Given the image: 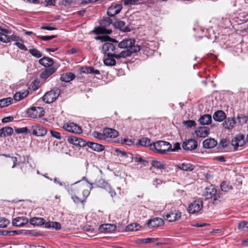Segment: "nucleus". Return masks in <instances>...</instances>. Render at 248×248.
<instances>
[{
	"label": "nucleus",
	"mask_w": 248,
	"mask_h": 248,
	"mask_svg": "<svg viewBox=\"0 0 248 248\" xmlns=\"http://www.w3.org/2000/svg\"><path fill=\"white\" fill-rule=\"evenodd\" d=\"M75 77L74 74L69 72L63 74L61 77V80L65 82H68L73 80Z\"/></svg>",
	"instance_id": "obj_35"
},
{
	"label": "nucleus",
	"mask_w": 248,
	"mask_h": 248,
	"mask_svg": "<svg viewBox=\"0 0 248 248\" xmlns=\"http://www.w3.org/2000/svg\"><path fill=\"white\" fill-rule=\"evenodd\" d=\"M56 71V69L53 67L46 68L45 70L41 73L40 78L44 80L46 79L48 77L54 73Z\"/></svg>",
	"instance_id": "obj_24"
},
{
	"label": "nucleus",
	"mask_w": 248,
	"mask_h": 248,
	"mask_svg": "<svg viewBox=\"0 0 248 248\" xmlns=\"http://www.w3.org/2000/svg\"><path fill=\"white\" fill-rule=\"evenodd\" d=\"M125 22L122 20H117L114 23V26L115 28L119 29L120 30L128 32L130 31V29L125 25Z\"/></svg>",
	"instance_id": "obj_27"
},
{
	"label": "nucleus",
	"mask_w": 248,
	"mask_h": 248,
	"mask_svg": "<svg viewBox=\"0 0 248 248\" xmlns=\"http://www.w3.org/2000/svg\"><path fill=\"white\" fill-rule=\"evenodd\" d=\"M50 133L52 137L55 138L57 140H61L62 139L61 133L55 131L50 130Z\"/></svg>",
	"instance_id": "obj_52"
},
{
	"label": "nucleus",
	"mask_w": 248,
	"mask_h": 248,
	"mask_svg": "<svg viewBox=\"0 0 248 248\" xmlns=\"http://www.w3.org/2000/svg\"><path fill=\"white\" fill-rule=\"evenodd\" d=\"M15 131L16 133L18 134L26 133L28 132V129L26 127L18 128L15 129Z\"/></svg>",
	"instance_id": "obj_58"
},
{
	"label": "nucleus",
	"mask_w": 248,
	"mask_h": 248,
	"mask_svg": "<svg viewBox=\"0 0 248 248\" xmlns=\"http://www.w3.org/2000/svg\"><path fill=\"white\" fill-rule=\"evenodd\" d=\"M229 144V141L224 139H222L219 142V145L223 148L227 147Z\"/></svg>",
	"instance_id": "obj_59"
},
{
	"label": "nucleus",
	"mask_w": 248,
	"mask_h": 248,
	"mask_svg": "<svg viewBox=\"0 0 248 248\" xmlns=\"http://www.w3.org/2000/svg\"><path fill=\"white\" fill-rule=\"evenodd\" d=\"M138 144L142 146L148 147L151 150V146L153 145V143L150 139L145 137L139 140Z\"/></svg>",
	"instance_id": "obj_36"
},
{
	"label": "nucleus",
	"mask_w": 248,
	"mask_h": 248,
	"mask_svg": "<svg viewBox=\"0 0 248 248\" xmlns=\"http://www.w3.org/2000/svg\"><path fill=\"white\" fill-rule=\"evenodd\" d=\"M67 140L70 144L79 147H84L86 145V142L82 139L72 136L68 138Z\"/></svg>",
	"instance_id": "obj_14"
},
{
	"label": "nucleus",
	"mask_w": 248,
	"mask_h": 248,
	"mask_svg": "<svg viewBox=\"0 0 248 248\" xmlns=\"http://www.w3.org/2000/svg\"><path fill=\"white\" fill-rule=\"evenodd\" d=\"M28 222V219L24 217H19L13 220L12 224L16 227H22Z\"/></svg>",
	"instance_id": "obj_20"
},
{
	"label": "nucleus",
	"mask_w": 248,
	"mask_h": 248,
	"mask_svg": "<svg viewBox=\"0 0 248 248\" xmlns=\"http://www.w3.org/2000/svg\"><path fill=\"white\" fill-rule=\"evenodd\" d=\"M45 227L46 228H53L59 230L61 228V224L57 222L49 221L45 224Z\"/></svg>",
	"instance_id": "obj_38"
},
{
	"label": "nucleus",
	"mask_w": 248,
	"mask_h": 248,
	"mask_svg": "<svg viewBox=\"0 0 248 248\" xmlns=\"http://www.w3.org/2000/svg\"><path fill=\"white\" fill-rule=\"evenodd\" d=\"M151 165L153 167L159 170H164L166 169V166L162 162L159 161L153 160L151 162Z\"/></svg>",
	"instance_id": "obj_40"
},
{
	"label": "nucleus",
	"mask_w": 248,
	"mask_h": 248,
	"mask_svg": "<svg viewBox=\"0 0 248 248\" xmlns=\"http://www.w3.org/2000/svg\"><path fill=\"white\" fill-rule=\"evenodd\" d=\"M236 123L234 118L229 117L223 122V126L225 129L231 130L234 127Z\"/></svg>",
	"instance_id": "obj_23"
},
{
	"label": "nucleus",
	"mask_w": 248,
	"mask_h": 248,
	"mask_svg": "<svg viewBox=\"0 0 248 248\" xmlns=\"http://www.w3.org/2000/svg\"><path fill=\"white\" fill-rule=\"evenodd\" d=\"M134 159L136 162L141 163L142 164H144L147 162V161L143 159L140 156H136L134 158Z\"/></svg>",
	"instance_id": "obj_64"
},
{
	"label": "nucleus",
	"mask_w": 248,
	"mask_h": 248,
	"mask_svg": "<svg viewBox=\"0 0 248 248\" xmlns=\"http://www.w3.org/2000/svg\"><path fill=\"white\" fill-rule=\"evenodd\" d=\"M60 90L58 88H54L50 91L47 92L43 97V100L46 103L50 104L56 100L60 94Z\"/></svg>",
	"instance_id": "obj_4"
},
{
	"label": "nucleus",
	"mask_w": 248,
	"mask_h": 248,
	"mask_svg": "<svg viewBox=\"0 0 248 248\" xmlns=\"http://www.w3.org/2000/svg\"><path fill=\"white\" fill-rule=\"evenodd\" d=\"M238 123L240 125L245 124L248 121V117L241 114H239L237 116Z\"/></svg>",
	"instance_id": "obj_44"
},
{
	"label": "nucleus",
	"mask_w": 248,
	"mask_h": 248,
	"mask_svg": "<svg viewBox=\"0 0 248 248\" xmlns=\"http://www.w3.org/2000/svg\"><path fill=\"white\" fill-rule=\"evenodd\" d=\"M140 228V226L138 224H137V223L130 224L126 227L125 231L126 232L137 231H138Z\"/></svg>",
	"instance_id": "obj_41"
},
{
	"label": "nucleus",
	"mask_w": 248,
	"mask_h": 248,
	"mask_svg": "<svg viewBox=\"0 0 248 248\" xmlns=\"http://www.w3.org/2000/svg\"><path fill=\"white\" fill-rule=\"evenodd\" d=\"M213 117L216 121L222 122L225 119L226 115L222 110H217L214 113Z\"/></svg>",
	"instance_id": "obj_28"
},
{
	"label": "nucleus",
	"mask_w": 248,
	"mask_h": 248,
	"mask_svg": "<svg viewBox=\"0 0 248 248\" xmlns=\"http://www.w3.org/2000/svg\"><path fill=\"white\" fill-rule=\"evenodd\" d=\"M13 99L8 97L0 99V108H3L12 104Z\"/></svg>",
	"instance_id": "obj_39"
},
{
	"label": "nucleus",
	"mask_w": 248,
	"mask_h": 248,
	"mask_svg": "<svg viewBox=\"0 0 248 248\" xmlns=\"http://www.w3.org/2000/svg\"><path fill=\"white\" fill-rule=\"evenodd\" d=\"M197 146L198 143L194 139H188L182 143V148L187 151H193L197 148Z\"/></svg>",
	"instance_id": "obj_12"
},
{
	"label": "nucleus",
	"mask_w": 248,
	"mask_h": 248,
	"mask_svg": "<svg viewBox=\"0 0 248 248\" xmlns=\"http://www.w3.org/2000/svg\"><path fill=\"white\" fill-rule=\"evenodd\" d=\"M122 9V6L120 4H115L109 7L107 11V14L109 16H113L120 13Z\"/></svg>",
	"instance_id": "obj_19"
},
{
	"label": "nucleus",
	"mask_w": 248,
	"mask_h": 248,
	"mask_svg": "<svg viewBox=\"0 0 248 248\" xmlns=\"http://www.w3.org/2000/svg\"><path fill=\"white\" fill-rule=\"evenodd\" d=\"M202 125H208L212 122V117L209 114H204L201 116L199 120Z\"/></svg>",
	"instance_id": "obj_33"
},
{
	"label": "nucleus",
	"mask_w": 248,
	"mask_h": 248,
	"mask_svg": "<svg viewBox=\"0 0 248 248\" xmlns=\"http://www.w3.org/2000/svg\"><path fill=\"white\" fill-rule=\"evenodd\" d=\"M45 111L42 107H31L27 111L28 116L31 118H40L44 115Z\"/></svg>",
	"instance_id": "obj_7"
},
{
	"label": "nucleus",
	"mask_w": 248,
	"mask_h": 248,
	"mask_svg": "<svg viewBox=\"0 0 248 248\" xmlns=\"http://www.w3.org/2000/svg\"><path fill=\"white\" fill-rule=\"evenodd\" d=\"M245 144V136L244 135L239 134L237 135L232 140L231 145L233 147V151L239 149Z\"/></svg>",
	"instance_id": "obj_6"
},
{
	"label": "nucleus",
	"mask_w": 248,
	"mask_h": 248,
	"mask_svg": "<svg viewBox=\"0 0 248 248\" xmlns=\"http://www.w3.org/2000/svg\"><path fill=\"white\" fill-rule=\"evenodd\" d=\"M63 128L66 131L75 134H80L82 132L81 127L74 123L65 124Z\"/></svg>",
	"instance_id": "obj_9"
},
{
	"label": "nucleus",
	"mask_w": 248,
	"mask_h": 248,
	"mask_svg": "<svg viewBox=\"0 0 248 248\" xmlns=\"http://www.w3.org/2000/svg\"><path fill=\"white\" fill-rule=\"evenodd\" d=\"M217 144V141L212 138H209L203 140L202 142L203 147L206 149L214 148Z\"/></svg>",
	"instance_id": "obj_26"
},
{
	"label": "nucleus",
	"mask_w": 248,
	"mask_h": 248,
	"mask_svg": "<svg viewBox=\"0 0 248 248\" xmlns=\"http://www.w3.org/2000/svg\"><path fill=\"white\" fill-rule=\"evenodd\" d=\"M102 49L104 52L107 54V56H114L116 55L115 46L112 43L109 42L105 43L103 45Z\"/></svg>",
	"instance_id": "obj_11"
},
{
	"label": "nucleus",
	"mask_w": 248,
	"mask_h": 248,
	"mask_svg": "<svg viewBox=\"0 0 248 248\" xmlns=\"http://www.w3.org/2000/svg\"><path fill=\"white\" fill-rule=\"evenodd\" d=\"M103 134V132L102 133H101L97 131H94L92 133V135L93 136V137L101 140H105V138Z\"/></svg>",
	"instance_id": "obj_47"
},
{
	"label": "nucleus",
	"mask_w": 248,
	"mask_h": 248,
	"mask_svg": "<svg viewBox=\"0 0 248 248\" xmlns=\"http://www.w3.org/2000/svg\"><path fill=\"white\" fill-rule=\"evenodd\" d=\"M184 124L187 127H191L193 126H195L196 125V123L194 121L188 120L184 122Z\"/></svg>",
	"instance_id": "obj_53"
},
{
	"label": "nucleus",
	"mask_w": 248,
	"mask_h": 248,
	"mask_svg": "<svg viewBox=\"0 0 248 248\" xmlns=\"http://www.w3.org/2000/svg\"><path fill=\"white\" fill-rule=\"evenodd\" d=\"M40 29L41 30H48V31H52L55 30L56 29V28L52 26L51 24H50L49 25H47L46 26H43L40 27Z\"/></svg>",
	"instance_id": "obj_57"
},
{
	"label": "nucleus",
	"mask_w": 248,
	"mask_h": 248,
	"mask_svg": "<svg viewBox=\"0 0 248 248\" xmlns=\"http://www.w3.org/2000/svg\"><path fill=\"white\" fill-rule=\"evenodd\" d=\"M10 223V221L7 218L0 217V228H4L6 227Z\"/></svg>",
	"instance_id": "obj_46"
},
{
	"label": "nucleus",
	"mask_w": 248,
	"mask_h": 248,
	"mask_svg": "<svg viewBox=\"0 0 248 248\" xmlns=\"http://www.w3.org/2000/svg\"><path fill=\"white\" fill-rule=\"evenodd\" d=\"M55 3H56L55 0H45L44 1V4L46 6L55 5Z\"/></svg>",
	"instance_id": "obj_62"
},
{
	"label": "nucleus",
	"mask_w": 248,
	"mask_h": 248,
	"mask_svg": "<svg viewBox=\"0 0 248 248\" xmlns=\"http://www.w3.org/2000/svg\"><path fill=\"white\" fill-rule=\"evenodd\" d=\"M86 145L93 151L98 152L103 151L105 149L103 145L91 141L86 142Z\"/></svg>",
	"instance_id": "obj_22"
},
{
	"label": "nucleus",
	"mask_w": 248,
	"mask_h": 248,
	"mask_svg": "<svg viewBox=\"0 0 248 248\" xmlns=\"http://www.w3.org/2000/svg\"><path fill=\"white\" fill-rule=\"evenodd\" d=\"M181 216V213L178 210H174L166 213L164 215L165 218L169 222L178 220Z\"/></svg>",
	"instance_id": "obj_13"
},
{
	"label": "nucleus",
	"mask_w": 248,
	"mask_h": 248,
	"mask_svg": "<svg viewBox=\"0 0 248 248\" xmlns=\"http://www.w3.org/2000/svg\"><path fill=\"white\" fill-rule=\"evenodd\" d=\"M104 60V63L107 66H114L116 64V61L114 56H107Z\"/></svg>",
	"instance_id": "obj_37"
},
{
	"label": "nucleus",
	"mask_w": 248,
	"mask_h": 248,
	"mask_svg": "<svg viewBox=\"0 0 248 248\" xmlns=\"http://www.w3.org/2000/svg\"><path fill=\"white\" fill-rule=\"evenodd\" d=\"M220 188L222 191L227 192L232 188V186L229 182L224 181L221 184Z\"/></svg>",
	"instance_id": "obj_42"
},
{
	"label": "nucleus",
	"mask_w": 248,
	"mask_h": 248,
	"mask_svg": "<svg viewBox=\"0 0 248 248\" xmlns=\"http://www.w3.org/2000/svg\"><path fill=\"white\" fill-rule=\"evenodd\" d=\"M105 140H108L110 138H115L118 136V132L112 128H107L103 130Z\"/></svg>",
	"instance_id": "obj_17"
},
{
	"label": "nucleus",
	"mask_w": 248,
	"mask_h": 248,
	"mask_svg": "<svg viewBox=\"0 0 248 248\" xmlns=\"http://www.w3.org/2000/svg\"><path fill=\"white\" fill-rule=\"evenodd\" d=\"M39 62L45 67H50L53 64V60L49 57H44L39 60Z\"/></svg>",
	"instance_id": "obj_30"
},
{
	"label": "nucleus",
	"mask_w": 248,
	"mask_h": 248,
	"mask_svg": "<svg viewBox=\"0 0 248 248\" xmlns=\"http://www.w3.org/2000/svg\"><path fill=\"white\" fill-rule=\"evenodd\" d=\"M164 223V220L161 218L155 217L148 220L146 224L148 228H153L162 226L163 225Z\"/></svg>",
	"instance_id": "obj_16"
},
{
	"label": "nucleus",
	"mask_w": 248,
	"mask_h": 248,
	"mask_svg": "<svg viewBox=\"0 0 248 248\" xmlns=\"http://www.w3.org/2000/svg\"><path fill=\"white\" fill-rule=\"evenodd\" d=\"M177 167L179 169L187 171H192L195 168L194 165L187 163H179L177 165Z\"/></svg>",
	"instance_id": "obj_31"
},
{
	"label": "nucleus",
	"mask_w": 248,
	"mask_h": 248,
	"mask_svg": "<svg viewBox=\"0 0 248 248\" xmlns=\"http://www.w3.org/2000/svg\"><path fill=\"white\" fill-rule=\"evenodd\" d=\"M140 49V46L137 45L136 46H133L132 48L122 51L119 54H116V55H114V57L117 59L125 58L131 56L132 53L139 51Z\"/></svg>",
	"instance_id": "obj_8"
},
{
	"label": "nucleus",
	"mask_w": 248,
	"mask_h": 248,
	"mask_svg": "<svg viewBox=\"0 0 248 248\" xmlns=\"http://www.w3.org/2000/svg\"><path fill=\"white\" fill-rule=\"evenodd\" d=\"M171 148V144L170 142L159 140L153 143L151 146V150L158 154H165L167 151H170Z\"/></svg>",
	"instance_id": "obj_2"
},
{
	"label": "nucleus",
	"mask_w": 248,
	"mask_h": 248,
	"mask_svg": "<svg viewBox=\"0 0 248 248\" xmlns=\"http://www.w3.org/2000/svg\"><path fill=\"white\" fill-rule=\"evenodd\" d=\"M203 196L206 199H212L213 203L214 204H217L219 202L221 197V193L219 191H217L213 186L205 188Z\"/></svg>",
	"instance_id": "obj_3"
},
{
	"label": "nucleus",
	"mask_w": 248,
	"mask_h": 248,
	"mask_svg": "<svg viewBox=\"0 0 248 248\" xmlns=\"http://www.w3.org/2000/svg\"><path fill=\"white\" fill-rule=\"evenodd\" d=\"M111 24V19L109 17H106L101 20L100 22V26L94 28L93 32L96 34H104L105 35H100L95 37L96 40H99L101 42H106L110 41L112 42L117 43L118 42L115 39H111L109 36L106 35L109 34L111 32V30L108 29L106 28Z\"/></svg>",
	"instance_id": "obj_1"
},
{
	"label": "nucleus",
	"mask_w": 248,
	"mask_h": 248,
	"mask_svg": "<svg viewBox=\"0 0 248 248\" xmlns=\"http://www.w3.org/2000/svg\"><path fill=\"white\" fill-rule=\"evenodd\" d=\"M32 134L36 136H44L46 135L47 130L42 125L35 124L31 127Z\"/></svg>",
	"instance_id": "obj_10"
},
{
	"label": "nucleus",
	"mask_w": 248,
	"mask_h": 248,
	"mask_svg": "<svg viewBox=\"0 0 248 248\" xmlns=\"http://www.w3.org/2000/svg\"><path fill=\"white\" fill-rule=\"evenodd\" d=\"M135 43L134 39L125 38L118 44V47L120 48L129 49L133 47V46H136V45H135Z\"/></svg>",
	"instance_id": "obj_15"
},
{
	"label": "nucleus",
	"mask_w": 248,
	"mask_h": 248,
	"mask_svg": "<svg viewBox=\"0 0 248 248\" xmlns=\"http://www.w3.org/2000/svg\"><path fill=\"white\" fill-rule=\"evenodd\" d=\"M99 231L102 232H111L116 229V226L111 224H105L99 227Z\"/></svg>",
	"instance_id": "obj_21"
},
{
	"label": "nucleus",
	"mask_w": 248,
	"mask_h": 248,
	"mask_svg": "<svg viewBox=\"0 0 248 248\" xmlns=\"http://www.w3.org/2000/svg\"><path fill=\"white\" fill-rule=\"evenodd\" d=\"M196 135L200 138H205L209 133V129L207 127H200L195 131Z\"/></svg>",
	"instance_id": "obj_25"
},
{
	"label": "nucleus",
	"mask_w": 248,
	"mask_h": 248,
	"mask_svg": "<svg viewBox=\"0 0 248 248\" xmlns=\"http://www.w3.org/2000/svg\"><path fill=\"white\" fill-rule=\"evenodd\" d=\"M203 207V202L200 199H197L192 202H191L188 207L187 211L190 214H195L198 213Z\"/></svg>",
	"instance_id": "obj_5"
},
{
	"label": "nucleus",
	"mask_w": 248,
	"mask_h": 248,
	"mask_svg": "<svg viewBox=\"0 0 248 248\" xmlns=\"http://www.w3.org/2000/svg\"><path fill=\"white\" fill-rule=\"evenodd\" d=\"M141 0H124V3L126 5H135L140 3Z\"/></svg>",
	"instance_id": "obj_51"
},
{
	"label": "nucleus",
	"mask_w": 248,
	"mask_h": 248,
	"mask_svg": "<svg viewBox=\"0 0 248 248\" xmlns=\"http://www.w3.org/2000/svg\"><path fill=\"white\" fill-rule=\"evenodd\" d=\"M29 51L31 54L36 58H39L42 56V54L40 51L36 48L30 49Z\"/></svg>",
	"instance_id": "obj_45"
},
{
	"label": "nucleus",
	"mask_w": 248,
	"mask_h": 248,
	"mask_svg": "<svg viewBox=\"0 0 248 248\" xmlns=\"http://www.w3.org/2000/svg\"><path fill=\"white\" fill-rule=\"evenodd\" d=\"M180 149H181V147H180V143H178V142H176L173 145V148H172V147H171V149H170V151H178V150H180Z\"/></svg>",
	"instance_id": "obj_63"
},
{
	"label": "nucleus",
	"mask_w": 248,
	"mask_h": 248,
	"mask_svg": "<svg viewBox=\"0 0 248 248\" xmlns=\"http://www.w3.org/2000/svg\"><path fill=\"white\" fill-rule=\"evenodd\" d=\"M9 38H10V42H11V41H15L16 42H19V41H22V39L16 35H14V34H12V35H9Z\"/></svg>",
	"instance_id": "obj_56"
},
{
	"label": "nucleus",
	"mask_w": 248,
	"mask_h": 248,
	"mask_svg": "<svg viewBox=\"0 0 248 248\" xmlns=\"http://www.w3.org/2000/svg\"><path fill=\"white\" fill-rule=\"evenodd\" d=\"M99 186L106 189H110V185L106 182L104 181L103 180H101L99 181Z\"/></svg>",
	"instance_id": "obj_49"
},
{
	"label": "nucleus",
	"mask_w": 248,
	"mask_h": 248,
	"mask_svg": "<svg viewBox=\"0 0 248 248\" xmlns=\"http://www.w3.org/2000/svg\"><path fill=\"white\" fill-rule=\"evenodd\" d=\"M79 182V181H78V182H76L75 183L73 184L70 185H64L65 189L67 190L68 194H70L71 196L75 195L76 192L78 191V188L77 186H74V185L76 184H77Z\"/></svg>",
	"instance_id": "obj_29"
},
{
	"label": "nucleus",
	"mask_w": 248,
	"mask_h": 248,
	"mask_svg": "<svg viewBox=\"0 0 248 248\" xmlns=\"http://www.w3.org/2000/svg\"><path fill=\"white\" fill-rule=\"evenodd\" d=\"M56 37V35H51V36H37V38L43 40V41H48L51 40L54 38Z\"/></svg>",
	"instance_id": "obj_54"
},
{
	"label": "nucleus",
	"mask_w": 248,
	"mask_h": 248,
	"mask_svg": "<svg viewBox=\"0 0 248 248\" xmlns=\"http://www.w3.org/2000/svg\"><path fill=\"white\" fill-rule=\"evenodd\" d=\"M13 133V129L9 126H5L0 129V137H6L11 136Z\"/></svg>",
	"instance_id": "obj_32"
},
{
	"label": "nucleus",
	"mask_w": 248,
	"mask_h": 248,
	"mask_svg": "<svg viewBox=\"0 0 248 248\" xmlns=\"http://www.w3.org/2000/svg\"><path fill=\"white\" fill-rule=\"evenodd\" d=\"M157 240V238H145L141 240V242L145 244L150 243L151 242H154L155 241H156Z\"/></svg>",
	"instance_id": "obj_60"
},
{
	"label": "nucleus",
	"mask_w": 248,
	"mask_h": 248,
	"mask_svg": "<svg viewBox=\"0 0 248 248\" xmlns=\"http://www.w3.org/2000/svg\"><path fill=\"white\" fill-rule=\"evenodd\" d=\"M71 199L73 200V202L76 203H78L81 202L83 204L85 202V199H80L79 197L77 196L76 195H73L71 196Z\"/></svg>",
	"instance_id": "obj_50"
},
{
	"label": "nucleus",
	"mask_w": 248,
	"mask_h": 248,
	"mask_svg": "<svg viewBox=\"0 0 248 248\" xmlns=\"http://www.w3.org/2000/svg\"><path fill=\"white\" fill-rule=\"evenodd\" d=\"M30 222L31 225L41 226L46 224V220L43 218L34 217L30 219Z\"/></svg>",
	"instance_id": "obj_34"
},
{
	"label": "nucleus",
	"mask_w": 248,
	"mask_h": 248,
	"mask_svg": "<svg viewBox=\"0 0 248 248\" xmlns=\"http://www.w3.org/2000/svg\"><path fill=\"white\" fill-rule=\"evenodd\" d=\"M238 229L242 231H248V221H240L238 225Z\"/></svg>",
	"instance_id": "obj_43"
},
{
	"label": "nucleus",
	"mask_w": 248,
	"mask_h": 248,
	"mask_svg": "<svg viewBox=\"0 0 248 248\" xmlns=\"http://www.w3.org/2000/svg\"><path fill=\"white\" fill-rule=\"evenodd\" d=\"M122 143L126 145H131L133 144L134 141L131 139H124L122 140Z\"/></svg>",
	"instance_id": "obj_61"
},
{
	"label": "nucleus",
	"mask_w": 248,
	"mask_h": 248,
	"mask_svg": "<svg viewBox=\"0 0 248 248\" xmlns=\"http://www.w3.org/2000/svg\"><path fill=\"white\" fill-rule=\"evenodd\" d=\"M15 45L18 47L19 49L22 50L27 51V47L23 44V41L22 39V41H19L16 42Z\"/></svg>",
	"instance_id": "obj_48"
},
{
	"label": "nucleus",
	"mask_w": 248,
	"mask_h": 248,
	"mask_svg": "<svg viewBox=\"0 0 248 248\" xmlns=\"http://www.w3.org/2000/svg\"><path fill=\"white\" fill-rule=\"evenodd\" d=\"M10 34L11 32L9 30L2 28L0 29V41L4 43H9Z\"/></svg>",
	"instance_id": "obj_18"
},
{
	"label": "nucleus",
	"mask_w": 248,
	"mask_h": 248,
	"mask_svg": "<svg viewBox=\"0 0 248 248\" xmlns=\"http://www.w3.org/2000/svg\"><path fill=\"white\" fill-rule=\"evenodd\" d=\"M0 155H3L5 157H9L11 158L13 162V165L12 166V168H15L16 166V165H17L16 162L17 161V158L16 157L11 156L10 155H6V154H0Z\"/></svg>",
	"instance_id": "obj_55"
}]
</instances>
